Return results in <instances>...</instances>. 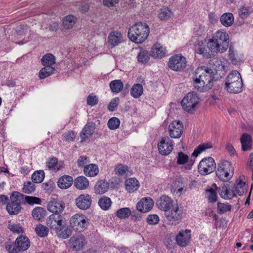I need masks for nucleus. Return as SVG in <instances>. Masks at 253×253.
<instances>
[{
  "instance_id": "obj_1",
  "label": "nucleus",
  "mask_w": 253,
  "mask_h": 253,
  "mask_svg": "<svg viewBox=\"0 0 253 253\" xmlns=\"http://www.w3.org/2000/svg\"><path fill=\"white\" fill-rule=\"evenodd\" d=\"M214 81V73L212 69L203 66L195 70L193 85L197 90L204 91L210 89Z\"/></svg>"
},
{
  "instance_id": "obj_2",
  "label": "nucleus",
  "mask_w": 253,
  "mask_h": 253,
  "mask_svg": "<svg viewBox=\"0 0 253 253\" xmlns=\"http://www.w3.org/2000/svg\"><path fill=\"white\" fill-rule=\"evenodd\" d=\"M46 225L53 230L58 237L67 239L72 234V230L67 227L64 217L59 214H52L46 219Z\"/></svg>"
},
{
  "instance_id": "obj_3",
  "label": "nucleus",
  "mask_w": 253,
  "mask_h": 253,
  "mask_svg": "<svg viewBox=\"0 0 253 253\" xmlns=\"http://www.w3.org/2000/svg\"><path fill=\"white\" fill-rule=\"evenodd\" d=\"M150 33L148 25L144 22H138L130 27L128 36L130 40L136 43H142L147 38Z\"/></svg>"
},
{
  "instance_id": "obj_4",
  "label": "nucleus",
  "mask_w": 253,
  "mask_h": 253,
  "mask_svg": "<svg viewBox=\"0 0 253 253\" xmlns=\"http://www.w3.org/2000/svg\"><path fill=\"white\" fill-rule=\"evenodd\" d=\"M225 89L231 93H239L243 91V83L240 73L237 70L231 71L227 76Z\"/></svg>"
},
{
  "instance_id": "obj_5",
  "label": "nucleus",
  "mask_w": 253,
  "mask_h": 253,
  "mask_svg": "<svg viewBox=\"0 0 253 253\" xmlns=\"http://www.w3.org/2000/svg\"><path fill=\"white\" fill-rule=\"evenodd\" d=\"M210 40L212 42V47L215 49L217 53L225 52L229 47V36L223 30L217 31Z\"/></svg>"
},
{
  "instance_id": "obj_6",
  "label": "nucleus",
  "mask_w": 253,
  "mask_h": 253,
  "mask_svg": "<svg viewBox=\"0 0 253 253\" xmlns=\"http://www.w3.org/2000/svg\"><path fill=\"white\" fill-rule=\"evenodd\" d=\"M22 194L12 192L10 196V201L7 203L6 211L10 215L18 214L21 211V204H23Z\"/></svg>"
},
{
  "instance_id": "obj_7",
  "label": "nucleus",
  "mask_w": 253,
  "mask_h": 253,
  "mask_svg": "<svg viewBox=\"0 0 253 253\" xmlns=\"http://www.w3.org/2000/svg\"><path fill=\"white\" fill-rule=\"evenodd\" d=\"M234 173V168L230 162L222 161L219 164L216 171L217 176L222 181L231 178Z\"/></svg>"
},
{
  "instance_id": "obj_8",
  "label": "nucleus",
  "mask_w": 253,
  "mask_h": 253,
  "mask_svg": "<svg viewBox=\"0 0 253 253\" xmlns=\"http://www.w3.org/2000/svg\"><path fill=\"white\" fill-rule=\"evenodd\" d=\"M212 42L210 39L204 43L202 41L196 42V52L199 54H202L203 57L209 58L213 57L217 52L213 49L211 46Z\"/></svg>"
},
{
  "instance_id": "obj_9",
  "label": "nucleus",
  "mask_w": 253,
  "mask_h": 253,
  "mask_svg": "<svg viewBox=\"0 0 253 253\" xmlns=\"http://www.w3.org/2000/svg\"><path fill=\"white\" fill-rule=\"evenodd\" d=\"M199 98L196 93H188L181 102L183 109L188 112L192 113L198 104Z\"/></svg>"
},
{
  "instance_id": "obj_10",
  "label": "nucleus",
  "mask_w": 253,
  "mask_h": 253,
  "mask_svg": "<svg viewBox=\"0 0 253 253\" xmlns=\"http://www.w3.org/2000/svg\"><path fill=\"white\" fill-rule=\"evenodd\" d=\"M70 224L74 230L82 232L87 228L86 217L82 214H76L71 218Z\"/></svg>"
},
{
  "instance_id": "obj_11",
  "label": "nucleus",
  "mask_w": 253,
  "mask_h": 253,
  "mask_svg": "<svg viewBox=\"0 0 253 253\" xmlns=\"http://www.w3.org/2000/svg\"><path fill=\"white\" fill-rule=\"evenodd\" d=\"M186 58L181 54H178L172 56L169 59V68L175 71H181L186 66Z\"/></svg>"
},
{
  "instance_id": "obj_12",
  "label": "nucleus",
  "mask_w": 253,
  "mask_h": 253,
  "mask_svg": "<svg viewBox=\"0 0 253 253\" xmlns=\"http://www.w3.org/2000/svg\"><path fill=\"white\" fill-rule=\"evenodd\" d=\"M215 163L211 157L203 159L198 166V170L202 175H207L212 172L215 169Z\"/></svg>"
},
{
  "instance_id": "obj_13",
  "label": "nucleus",
  "mask_w": 253,
  "mask_h": 253,
  "mask_svg": "<svg viewBox=\"0 0 253 253\" xmlns=\"http://www.w3.org/2000/svg\"><path fill=\"white\" fill-rule=\"evenodd\" d=\"M159 153L164 156L169 155L173 149V141L168 136L162 137L158 143Z\"/></svg>"
},
{
  "instance_id": "obj_14",
  "label": "nucleus",
  "mask_w": 253,
  "mask_h": 253,
  "mask_svg": "<svg viewBox=\"0 0 253 253\" xmlns=\"http://www.w3.org/2000/svg\"><path fill=\"white\" fill-rule=\"evenodd\" d=\"M92 199L88 194H82L75 199L76 206L80 210H86L90 208Z\"/></svg>"
},
{
  "instance_id": "obj_15",
  "label": "nucleus",
  "mask_w": 253,
  "mask_h": 253,
  "mask_svg": "<svg viewBox=\"0 0 253 253\" xmlns=\"http://www.w3.org/2000/svg\"><path fill=\"white\" fill-rule=\"evenodd\" d=\"M86 244L85 237L82 235H74L69 240V244L76 251L82 250Z\"/></svg>"
},
{
  "instance_id": "obj_16",
  "label": "nucleus",
  "mask_w": 253,
  "mask_h": 253,
  "mask_svg": "<svg viewBox=\"0 0 253 253\" xmlns=\"http://www.w3.org/2000/svg\"><path fill=\"white\" fill-rule=\"evenodd\" d=\"M182 123L179 121H172L169 125L168 131L169 136L171 138H180L182 135Z\"/></svg>"
},
{
  "instance_id": "obj_17",
  "label": "nucleus",
  "mask_w": 253,
  "mask_h": 253,
  "mask_svg": "<svg viewBox=\"0 0 253 253\" xmlns=\"http://www.w3.org/2000/svg\"><path fill=\"white\" fill-rule=\"evenodd\" d=\"M191 239V231L188 229L180 231L175 237L177 245L181 247L187 246L190 243Z\"/></svg>"
},
{
  "instance_id": "obj_18",
  "label": "nucleus",
  "mask_w": 253,
  "mask_h": 253,
  "mask_svg": "<svg viewBox=\"0 0 253 253\" xmlns=\"http://www.w3.org/2000/svg\"><path fill=\"white\" fill-rule=\"evenodd\" d=\"M123 42V35L121 32L114 30L109 33L108 37L107 42L111 48L118 45Z\"/></svg>"
},
{
  "instance_id": "obj_19",
  "label": "nucleus",
  "mask_w": 253,
  "mask_h": 253,
  "mask_svg": "<svg viewBox=\"0 0 253 253\" xmlns=\"http://www.w3.org/2000/svg\"><path fill=\"white\" fill-rule=\"evenodd\" d=\"M187 187L186 182L181 178H178L172 183L171 191L173 194L180 196L186 192Z\"/></svg>"
},
{
  "instance_id": "obj_20",
  "label": "nucleus",
  "mask_w": 253,
  "mask_h": 253,
  "mask_svg": "<svg viewBox=\"0 0 253 253\" xmlns=\"http://www.w3.org/2000/svg\"><path fill=\"white\" fill-rule=\"evenodd\" d=\"M65 207V204L62 201L53 199L48 202L47 209L53 214H60L63 211Z\"/></svg>"
},
{
  "instance_id": "obj_21",
  "label": "nucleus",
  "mask_w": 253,
  "mask_h": 253,
  "mask_svg": "<svg viewBox=\"0 0 253 253\" xmlns=\"http://www.w3.org/2000/svg\"><path fill=\"white\" fill-rule=\"evenodd\" d=\"M156 205L158 208L165 212L170 210L174 206L173 201L168 196L163 195L157 201Z\"/></svg>"
},
{
  "instance_id": "obj_22",
  "label": "nucleus",
  "mask_w": 253,
  "mask_h": 253,
  "mask_svg": "<svg viewBox=\"0 0 253 253\" xmlns=\"http://www.w3.org/2000/svg\"><path fill=\"white\" fill-rule=\"evenodd\" d=\"M154 202L149 197L141 199L137 204L136 209L141 212H146L149 211L153 207Z\"/></svg>"
},
{
  "instance_id": "obj_23",
  "label": "nucleus",
  "mask_w": 253,
  "mask_h": 253,
  "mask_svg": "<svg viewBox=\"0 0 253 253\" xmlns=\"http://www.w3.org/2000/svg\"><path fill=\"white\" fill-rule=\"evenodd\" d=\"M182 211L179 209L177 205L173 206L169 211L165 212V216L168 220L171 221H176L182 216Z\"/></svg>"
},
{
  "instance_id": "obj_24",
  "label": "nucleus",
  "mask_w": 253,
  "mask_h": 253,
  "mask_svg": "<svg viewBox=\"0 0 253 253\" xmlns=\"http://www.w3.org/2000/svg\"><path fill=\"white\" fill-rule=\"evenodd\" d=\"M95 124L93 122H88L84 127L81 134V141H84L93 134L95 129Z\"/></svg>"
},
{
  "instance_id": "obj_25",
  "label": "nucleus",
  "mask_w": 253,
  "mask_h": 253,
  "mask_svg": "<svg viewBox=\"0 0 253 253\" xmlns=\"http://www.w3.org/2000/svg\"><path fill=\"white\" fill-rule=\"evenodd\" d=\"M176 163L178 165H184L187 163L186 165L182 168L184 170H190L192 168V166L194 163V161L193 160H188V156L187 155L184 153L180 152L178 153L176 157Z\"/></svg>"
},
{
  "instance_id": "obj_26",
  "label": "nucleus",
  "mask_w": 253,
  "mask_h": 253,
  "mask_svg": "<svg viewBox=\"0 0 253 253\" xmlns=\"http://www.w3.org/2000/svg\"><path fill=\"white\" fill-rule=\"evenodd\" d=\"M165 47L160 43H156L151 48V55L155 58H162L165 56L167 53Z\"/></svg>"
},
{
  "instance_id": "obj_27",
  "label": "nucleus",
  "mask_w": 253,
  "mask_h": 253,
  "mask_svg": "<svg viewBox=\"0 0 253 253\" xmlns=\"http://www.w3.org/2000/svg\"><path fill=\"white\" fill-rule=\"evenodd\" d=\"M15 245L19 252L27 250L30 246V242L27 237L21 236L16 239Z\"/></svg>"
},
{
  "instance_id": "obj_28",
  "label": "nucleus",
  "mask_w": 253,
  "mask_h": 253,
  "mask_svg": "<svg viewBox=\"0 0 253 253\" xmlns=\"http://www.w3.org/2000/svg\"><path fill=\"white\" fill-rule=\"evenodd\" d=\"M125 189L129 193L137 191L139 187V183L135 178H130L126 180L125 182Z\"/></svg>"
},
{
  "instance_id": "obj_29",
  "label": "nucleus",
  "mask_w": 253,
  "mask_h": 253,
  "mask_svg": "<svg viewBox=\"0 0 253 253\" xmlns=\"http://www.w3.org/2000/svg\"><path fill=\"white\" fill-rule=\"evenodd\" d=\"M77 21V18L72 15L69 14L63 19L62 25L66 30H70L73 28Z\"/></svg>"
},
{
  "instance_id": "obj_30",
  "label": "nucleus",
  "mask_w": 253,
  "mask_h": 253,
  "mask_svg": "<svg viewBox=\"0 0 253 253\" xmlns=\"http://www.w3.org/2000/svg\"><path fill=\"white\" fill-rule=\"evenodd\" d=\"M240 141L242 144V149L244 151H249L252 148V140L251 135L248 133H243L241 138Z\"/></svg>"
},
{
  "instance_id": "obj_31",
  "label": "nucleus",
  "mask_w": 253,
  "mask_h": 253,
  "mask_svg": "<svg viewBox=\"0 0 253 253\" xmlns=\"http://www.w3.org/2000/svg\"><path fill=\"white\" fill-rule=\"evenodd\" d=\"M74 182V186L79 190H85L89 185L88 180L84 176L77 177Z\"/></svg>"
},
{
  "instance_id": "obj_32",
  "label": "nucleus",
  "mask_w": 253,
  "mask_h": 253,
  "mask_svg": "<svg viewBox=\"0 0 253 253\" xmlns=\"http://www.w3.org/2000/svg\"><path fill=\"white\" fill-rule=\"evenodd\" d=\"M99 171L98 166L94 164L86 165L84 169V175L88 177L96 176L98 174Z\"/></svg>"
},
{
  "instance_id": "obj_33",
  "label": "nucleus",
  "mask_w": 253,
  "mask_h": 253,
  "mask_svg": "<svg viewBox=\"0 0 253 253\" xmlns=\"http://www.w3.org/2000/svg\"><path fill=\"white\" fill-rule=\"evenodd\" d=\"M73 182V179L69 175H63L61 177L57 182L58 187L62 189L69 188Z\"/></svg>"
},
{
  "instance_id": "obj_34",
  "label": "nucleus",
  "mask_w": 253,
  "mask_h": 253,
  "mask_svg": "<svg viewBox=\"0 0 253 253\" xmlns=\"http://www.w3.org/2000/svg\"><path fill=\"white\" fill-rule=\"evenodd\" d=\"M109 189V183L104 180H98L94 185V192L97 194H102Z\"/></svg>"
},
{
  "instance_id": "obj_35",
  "label": "nucleus",
  "mask_w": 253,
  "mask_h": 253,
  "mask_svg": "<svg viewBox=\"0 0 253 253\" xmlns=\"http://www.w3.org/2000/svg\"><path fill=\"white\" fill-rule=\"evenodd\" d=\"M247 184L243 181L241 177L238 178L235 185V191L239 196H242L247 192Z\"/></svg>"
},
{
  "instance_id": "obj_36",
  "label": "nucleus",
  "mask_w": 253,
  "mask_h": 253,
  "mask_svg": "<svg viewBox=\"0 0 253 253\" xmlns=\"http://www.w3.org/2000/svg\"><path fill=\"white\" fill-rule=\"evenodd\" d=\"M173 15L172 9L168 7L161 8L158 14V17L161 20L167 21L169 20Z\"/></svg>"
},
{
  "instance_id": "obj_37",
  "label": "nucleus",
  "mask_w": 253,
  "mask_h": 253,
  "mask_svg": "<svg viewBox=\"0 0 253 253\" xmlns=\"http://www.w3.org/2000/svg\"><path fill=\"white\" fill-rule=\"evenodd\" d=\"M220 22L225 27H230L234 23V18L231 13H225L220 17Z\"/></svg>"
},
{
  "instance_id": "obj_38",
  "label": "nucleus",
  "mask_w": 253,
  "mask_h": 253,
  "mask_svg": "<svg viewBox=\"0 0 253 253\" xmlns=\"http://www.w3.org/2000/svg\"><path fill=\"white\" fill-rule=\"evenodd\" d=\"M41 62L43 66L52 67L55 64L56 58L52 54L47 53L42 56Z\"/></svg>"
},
{
  "instance_id": "obj_39",
  "label": "nucleus",
  "mask_w": 253,
  "mask_h": 253,
  "mask_svg": "<svg viewBox=\"0 0 253 253\" xmlns=\"http://www.w3.org/2000/svg\"><path fill=\"white\" fill-rule=\"evenodd\" d=\"M110 89L113 93H118L123 89L124 84L120 80L112 81L110 83Z\"/></svg>"
},
{
  "instance_id": "obj_40",
  "label": "nucleus",
  "mask_w": 253,
  "mask_h": 253,
  "mask_svg": "<svg viewBox=\"0 0 253 253\" xmlns=\"http://www.w3.org/2000/svg\"><path fill=\"white\" fill-rule=\"evenodd\" d=\"M45 212L46 211L43 208L38 207L33 210L32 215L34 219L41 220L44 218Z\"/></svg>"
},
{
  "instance_id": "obj_41",
  "label": "nucleus",
  "mask_w": 253,
  "mask_h": 253,
  "mask_svg": "<svg viewBox=\"0 0 253 253\" xmlns=\"http://www.w3.org/2000/svg\"><path fill=\"white\" fill-rule=\"evenodd\" d=\"M143 88L142 85L139 84H134L130 90V94L135 98L139 97L143 93Z\"/></svg>"
},
{
  "instance_id": "obj_42",
  "label": "nucleus",
  "mask_w": 253,
  "mask_h": 253,
  "mask_svg": "<svg viewBox=\"0 0 253 253\" xmlns=\"http://www.w3.org/2000/svg\"><path fill=\"white\" fill-rule=\"evenodd\" d=\"M54 70L55 69L53 67L44 66V67L42 68L40 71L39 77L41 79H44L51 75Z\"/></svg>"
},
{
  "instance_id": "obj_43",
  "label": "nucleus",
  "mask_w": 253,
  "mask_h": 253,
  "mask_svg": "<svg viewBox=\"0 0 253 253\" xmlns=\"http://www.w3.org/2000/svg\"><path fill=\"white\" fill-rule=\"evenodd\" d=\"M22 197L23 199V204H25L27 203L30 205H33L34 204H41V200L39 198L33 197V196H25L22 194Z\"/></svg>"
},
{
  "instance_id": "obj_44",
  "label": "nucleus",
  "mask_w": 253,
  "mask_h": 253,
  "mask_svg": "<svg viewBox=\"0 0 253 253\" xmlns=\"http://www.w3.org/2000/svg\"><path fill=\"white\" fill-rule=\"evenodd\" d=\"M112 201L110 198L103 196L98 201V205L103 210H108L111 207Z\"/></svg>"
},
{
  "instance_id": "obj_45",
  "label": "nucleus",
  "mask_w": 253,
  "mask_h": 253,
  "mask_svg": "<svg viewBox=\"0 0 253 253\" xmlns=\"http://www.w3.org/2000/svg\"><path fill=\"white\" fill-rule=\"evenodd\" d=\"M149 56L150 55L148 51L141 50L137 55V60L140 63L145 64L149 60Z\"/></svg>"
},
{
  "instance_id": "obj_46",
  "label": "nucleus",
  "mask_w": 253,
  "mask_h": 253,
  "mask_svg": "<svg viewBox=\"0 0 253 253\" xmlns=\"http://www.w3.org/2000/svg\"><path fill=\"white\" fill-rule=\"evenodd\" d=\"M35 232L39 236L44 237L48 235L49 229L48 227L39 224L35 228Z\"/></svg>"
},
{
  "instance_id": "obj_47",
  "label": "nucleus",
  "mask_w": 253,
  "mask_h": 253,
  "mask_svg": "<svg viewBox=\"0 0 253 253\" xmlns=\"http://www.w3.org/2000/svg\"><path fill=\"white\" fill-rule=\"evenodd\" d=\"M44 177V172L43 170H37L32 175V179L34 183H39L42 182Z\"/></svg>"
},
{
  "instance_id": "obj_48",
  "label": "nucleus",
  "mask_w": 253,
  "mask_h": 253,
  "mask_svg": "<svg viewBox=\"0 0 253 253\" xmlns=\"http://www.w3.org/2000/svg\"><path fill=\"white\" fill-rule=\"evenodd\" d=\"M212 147V144L211 143H203L199 145L192 153V156L197 157L199 154L205 151L208 148Z\"/></svg>"
},
{
  "instance_id": "obj_49",
  "label": "nucleus",
  "mask_w": 253,
  "mask_h": 253,
  "mask_svg": "<svg viewBox=\"0 0 253 253\" xmlns=\"http://www.w3.org/2000/svg\"><path fill=\"white\" fill-rule=\"evenodd\" d=\"M131 214V211L128 208H123L119 209L116 213V215L120 219L127 218Z\"/></svg>"
},
{
  "instance_id": "obj_50",
  "label": "nucleus",
  "mask_w": 253,
  "mask_h": 253,
  "mask_svg": "<svg viewBox=\"0 0 253 253\" xmlns=\"http://www.w3.org/2000/svg\"><path fill=\"white\" fill-rule=\"evenodd\" d=\"M120 125V120L116 117L110 118L107 123L108 127L112 130L118 128Z\"/></svg>"
},
{
  "instance_id": "obj_51",
  "label": "nucleus",
  "mask_w": 253,
  "mask_h": 253,
  "mask_svg": "<svg viewBox=\"0 0 253 253\" xmlns=\"http://www.w3.org/2000/svg\"><path fill=\"white\" fill-rule=\"evenodd\" d=\"M206 193L210 202L214 203L216 201L217 196L214 189L212 188L207 189Z\"/></svg>"
},
{
  "instance_id": "obj_52",
  "label": "nucleus",
  "mask_w": 253,
  "mask_h": 253,
  "mask_svg": "<svg viewBox=\"0 0 253 253\" xmlns=\"http://www.w3.org/2000/svg\"><path fill=\"white\" fill-rule=\"evenodd\" d=\"M128 170V167L127 166L120 164L116 166L114 171L116 174L123 175L125 174Z\"/></svg>"
},
{
  "instance_id": "obj_53",
  "label": "nucleus",
  "mask_w": 253,
  "mask_h": 253,
  "mask_svg": "<svg viewBox=\"0 0 253 253\" xmlns=\"http://www.w3.org/2000/svg\"><path fill=\"white\" fill-rule=\"evenodd\" d=\"M23 191L27 194H30L35 190V184L30 181H28L24 184Z\"/></svg>"
},
{
  "instance_id": "obj_54",
  "label": "nucleus",
  "mask_w": 253,
  "mask_h": 253,
  "mask_svg": "<svg viewBox=\"0 0 253 253\" xmlns=\"http://www.w3.org/2000/svg\"><path fill=\"white\" fill-rule=\"evenodd\" d=\"M217 207L218 210L221 213L230 211L231 209V206L228 203H221L218 202L217 205Z\"/></svg>"
},
{
  "instance_id": "obj_55",
  "label": "nucleus",
  "mask_w": 253,
  "mask_h": 253,
  "mask_svg": "<svg viewBox=\"0 0 253 253\" xmlns=\"http://www.w3.org/2000/svg\"><path fill=\"white\" fill-rule=\"evenodd\" d=\"M98 102V97L93 93L90 94L86 98V103L88 105L93 106Z\"/></svg>"
},
{
  "instance_id": "obj_56",
  "label": "nucleus",
  "mask_w": 253,
  "mask_h": 253,
  "mask_svg": "<svg viewBox=\"0 0 253 253\" xmlns=\"http://www.w3.org/2000/svg\"><path fill=\"white\" fill-rule=\"evenodd\" d=\"M8 227L14 233H22L24 231L23 228L18 224H9Z\"/></svg>"
},
{
  "instance_id": "obj_57",
  "label": "nucleus",
  "mask_w": 253,
  "mask_h": 253,
  "mask_svg": "<svg viewBox=\"0 0 253 253\" xmlns=\"http://www.w3.org/2000/svg\"><path fill=\"white\" fill-rule=\"evenodd\" d=\"M159 220V217L157 214H150L147 217V221L150 225L157 224Z\"/></svg>"
},
{
  "instance_id": "obj_58",
  "label": "nucleus",
  "mask_w": 253,
  "mask_h": 253,
  "mask_svg": "<svg viewBox=\"0 0 253 253\" xmlns=\"http://www.w3.org/2000/svg\"><path fill=\"white\" fill-rule=\"evenodd\" d=\"M90 161L89 158L84 156H80L77 163L79 167H84L85 165L89 163Z\"/></svg>"
},
{
  "instance_id": "obj_59",
  "label": "nucleus",
  "mask_w": 253,
  "mask_h": 253,
  "mask_svg": "<svg viewBox=\"0 0 253 253\" xmlns=\"http://www.w3.org/2000/svg\"><path fill=\"white\" fill-rule=\"evenodd\" d=\"M65 140L68 142L74 141L76 137V134L73 131H69L63 134Z\"/></svg>"
},
{
  "instance_id": "obj_60",
  "label": "nucleus",
  "mask_w": 253,
  "mask_h": 253,
  "mask_svg": "<svg viewBox=\"0 0 253 253\" xmlns=\"http://www.w3.org/2000/svg\"><path fill=\"white\" fill-rule=\"evenodd\" d=\"M194 32L197 36H202L206 33V29L204 26L199 25L194 28Z\"/></svg>"
},
{
  "instance_id": "obj_61",
  "label": "nucleus",
  "mask_w": 253,
  "mask_h": 253,
  "mask_svg": "<svg viewBox=\"0 0 253 253\" xmlns=\"http://www.w3.org/2000/svg\"><path fill=\"white\" fill-rule=\"evenodd\" d=\"M120 99L118 97L113 99L108 106V109L110 111H114L118 106Z\"/></svg>"
},
{
  "instance_id": "obj_62",
  "label": "nucleus",
  "mask_w": 253,
  "mask_h": 253,
  "mask_svg": "<svg viewBox=\"0 0 253 253\" xmlns=\"http://www.w3.org/2000/svg\"><path fill=\"white\" fill-rule=\"evenodd\" d=\"M239 15L242 18H245L249 14V9L247 7L242 6L239 9Z\"/></svg>"
},
{
  "instance_id": "obj_63",
  "label": "nucleus",
  "mask_w": 253,
  "mask_h": 253,
  "mask_svg": "<svg viewBox=\"0 0 253 253\" xmlns=\"http://www.w3.org/2000/svg\"><path fill=\"white\" fill-rule=\"evenodd\" d=\"M119 1V0H103V4L108 7L115 6Z\"/></svg>"
},
{
  "instance_id": "obj_64",
  "label": "nucleus",
  "mask_w": 253,
  "mask_h": 253,
  "mask_svg": "<svg viewBox=\"0 0 253 253\" xmlns=\"http://www.w3.org/2000/svg\"><path fill=\"white\" fill-rule=\"evenodd\" d=\"M57 162V159L55 158H53L50 161L46 162V166L49 169H53L56 166Z\"/></svg>"
}]
</instances>
